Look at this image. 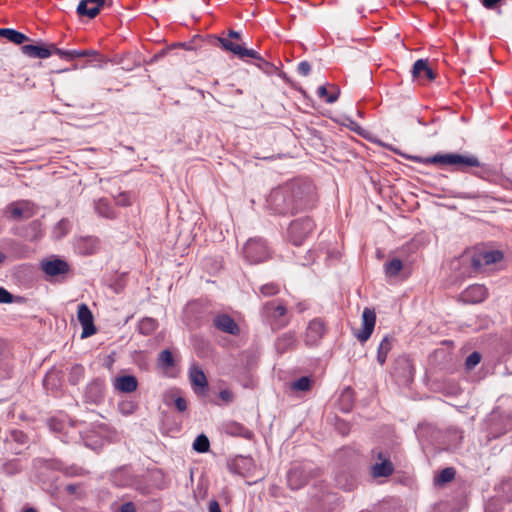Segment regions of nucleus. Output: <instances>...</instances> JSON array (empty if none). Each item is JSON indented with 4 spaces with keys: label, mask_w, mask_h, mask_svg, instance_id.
I'll list each match as a JSON object with an SVG mask.
<instances>
[{
    "label": "nucleus",
    "mask_w": 512,
    "mask_h": 512,
    "mask_svg": "<svg viewBox=\"0 0 512 512\" xmlns=\"http://www.w3.org/2000/svg\"><path fill=\"white\" fill-rule=\"evenodd\" d=\"M310 191V185L297 180L285 183L270 192L267 208L274 214L293 215L306 207Z\"/></svg>",
    "instance_id": "obj_1"
},
{
    "label": "nucleus",
    "mask_w": 512,
    "mask_h": 512,
    "mask_svg": "<svg viewBox=\"0 0 512 512\" xmlns=\"http://www.w3.org/2000/svg\"><path fill=\"white\" fill-rule=\"evenodd\" d=\"M391 151L405 157L416 163L422 164H435L441 166H452L458 170H464L466 167H479L480 161L474 155H461L457 153H447V154H436L431 157H421V156H412L407 155L400 152L396 148H392L391 146H387Z\"/></svg>",
    "instance_id": "obj_2"
},
{
    "label": "nucleus",
    "mask_w": 512,
    "mask_h": 512,
    "mask_svg": "<svg viewBox=\"0 0 512 512\" xmlns=\"http://www.w3.org/2000/svg\"><path fill=\"white\" fill-rule=\"evenodd\" d=\"M286 314L287 308L282 301H269L262 307V315L273 329H280L288 325L289 319Z\"/></svg>",
    "instance_id": "obj_3"
},
{
    "label": "nucleus",
    "mask_w": 512,
    "mask_h": 512,
    "mask_svg": "<svg viewBox=\"0 0 512 512\" xmlns=\"http://www.w3.org/2000/svg\"><path fill=\"white\" fill-rule=\"evenodd\" d=\"M314 226V221L309 217L296 219L287 229V238L292 244L299 246L313 231Z\"/></svg>",
    "instance_id": "obj_4"
},
{
    "label": "nucleus",
    "mask_w": 512,
    "mask_h": 512,
    "mask_svg": "<svg viewBox=\"0 0 512 512\" xmlns=\"http://www.w3.org/2000/svg\"><path fill=\"white\" fill-rule=\"evenodd\" d=\"M243 254L250 263H261L270 257V250L262 238H250L243 247Z\"/></svg>",
    "instance_id": "obj_5"
},
{
    "label": "nucleus",
    "mask_w": 512,
    "mask_h": 512,
    "mask_svg": "<svg viewBox=\"0 0 512 512\" xmlns=\"http://www.w3.org/2000/svg\"><path fill=\"white\" fill-rule=\"evenodd\" d=\"M3 213L9 220L20 221L33 217L36 214V209L30 201L21 200L7 205Z\"/></svg>",
    "instance_id": "obj_6"
},
{
    "label": "nucleus",
    "mask_w": 512,
    "mask_h": 512,
    "mask_svg": "<svg viewBox=\"0 0 512 512\" xmlns=\"http://www.w3.org/2000/svg\"><path fill=\"white\" fill-rule=\"evenodd\" d=\"M228 36V38H218V41L224 50L232 52L240 59L250 57L255 60H262L261 55L256 50L245 48L244 46L232 41V39H240L241 34H228Z\"/></svg>",
    "instance_id": "obj_7"
},
{
    "label": "nucleus",
    "mask_w": 512,
    "mask_h": 512,
    "mask_svg": "<svg viewBox=\"0 0 512 512\" xmlns=\"http://www.w3.org/2000/svg\"><path fill=\"white\" fill-rule=\"evenodd\" d=\"M372 455L379 461L371 466V474L374 478L388 477L393 474L394 466L387 451L375 449L372 450Z\"/></svg>",
    "instance_id": "obj_8"
},
{
    "label": "nucleus",
    "mask_w": 512,
    "mask_h": 512,
    "mask_svg": "<svg viewBox=\"0 0 512 512\" xmlns=\"http://www.w3.org/2000/svg\"><path fill=\"white\" fill-rule=\"evenodd\" d=\"M313 477L312 470L307 466H294L287 473V485L291 490H299Z\"/></svg>",
    "instance_id": "obj_9"
},
{
    "label": "nucleus",
    "mask_w": 512,
    "mask_h": 512,
    "mask_svg": "<svg viewBox=\"0 0 512 512\" xmlns=\"http://www.w3.org/2000/svg\"><path fill=\"white\" fill-rule=\"evenodd\" d=\"M503 259V253L499 250L480 251L473 254L471 265L476 271L484 267L500 262Z\"/></svg>",
    "instance_id": "obj_10"
},
{
    "label": "nucleus",
    "mask_w": 512,
    "mask_h": 512,
    "mask_svg": "<svg viewBox=\"0 0 512 512\" xmlns=\"http://www.w3.org/2000/svg\"><path fill=\"white\" fill-rule=\"evenodd\" d=\"M488 297V289L481 284H473L467 287L459 296V300L465 304H478Z\"/></svg>",
    "instance_id": "obj_11"
},
{
    "label": "nucleus",
    "mask_w": 512,
    "mask_h": 512,
    "mask_svg": "<svg viewBox=\"0 0 512 512\" xmlns=\"http://www.w3.org/2000/svg\"><path fill=\"white\" fill-rule=\"evenodd\" d=\"M77 317L83 328L81 338H87L96 333L93 314L86 304L82 303L78 306Z\"/></svg>",
    "instance_id": "obj_12"
},
{
    "label": "nucleus",
    "mask_w": 512,
    "mask_h": 512,
    "mask_svg": "<svg viewBox=\"0 0 512 512\" xmlns=\"http://www.w3.org/2000/svg\"><path fill=\"white\" fill-rule=\"evenodd\" d=\"M325 332V323L320 318L311 320L306 329L304 338L305 344L311 347L317 345Z\"/></svg>",
    "instance_id": "obj_13"
},
{
    "label": "nucleus",
    "mask_w": 512,
    "mask_h": 512,
    "mask_svg": "<svg viewBox=\"0 0 512 512\" xmlns=\"http://www.w3.org/2000/svg\"><path fill=\"white\" fill-rule=\"evenodd\" d=\"M376 323V314L373 309L365 308L362 313V329L355 333L356 338L361 342H366L373 333Z\"/></svg>",
    "instance_id": "obj_14"
},
{
    "label": "nucleus",
    "mask_w": 512,
    "mask_h": 512,
    "mask_svg": "<svg viewBox=\"0 0 512 512\" xmlns=\"http://www.w3.org/2000/svg\"><path fill=\"white\" fill-rule=\"evenodd\" d=\"M106 0H81L77 5L76 12L80 18H94L104 7Z\"/></svg>",
    "instance_id": "obj_15"
},
{
    "label": "nucleus",
    "mask_w": 512,
    "mask_h": 512,
    "mask_svg": "<svg viewBox=\"0 0 512 512\" xmlns=\"http://www.w3.org/2000/svg\"><path fill=\"white\" fill-rule=\"evenodd\" d=\"M213 325L219 331L227 334L238 335L240 333L238 324L228 314L223 313L216 315L213 318Z\"/></svg>",
    "instance_id": "obj_16"
},
{
    "label": "nucleus",
    "mask_w": 512,
    "mask_h": 512,
    "mask_svg": "<svg viewBox=\"0 0 512 512\" xmlns=\"http://www.w3.org/2000/svg\"><path fill=\"white\" fill-rule=\"evenodd\" d=\"M189 380L195 393H203L208 388L207 377L198 365H192L189 369Z\"/></svg>",
    "instance_id": "obj_17"
},
{
    "label": "nucleus",
    "mask_w": 512,
    "mask_h": 512,
    "mask_svg": "<svg viewBox=\"0 0 512 512\" xmlns=\"http://www.w3.org/2000/svg\"><path fill=\"white\" fill-rule=\"evenodd\" d=\"M42 270L49 276L55 277L69 272V264L59 258L43 261L41 263Z\"/></svg>",
    "instance_id": "obj_18"
},
{
    "label": "nucleus",
    "mask_w": 512,
    "mask_h": 512,
    "mask_svg": "<svg viewBox=\"0 0 512 512\" xmlns=\"http://www.w3.org/2000/svg\"><path fill=\"white\" fill-rule=\"evenodd\" d=\"M113 386L122 393H132L137 389L138 381L133 375H122L114 379Z\"/></svg>",
    "instance_id": "obj_19"
},
{
    "label": "nucleus",
    "mask_w": 512,
    "mask_h": 512,
    "mask_svg": "<svg viewBox=\"0 0 512 512\" xmlns=\"http://www.w3.org/2000/svg\"><path fill=\"white\" fill-rule=\"evenodd\" d=\"M297 338L294 332H286L279 336L275 342L276 351L279 354H284L287 351L296 348Z\"/></svg>",
    "instance_id": "obj_20"
},
{
    "label": "nucleus",
    "mask_w": 512,
    "mask_h": 512,
    "mask_svg": "<svg viewBox=\"0 0 512 512\" xmlns=\"http://www.w3.org/2000/svg\"><path fill=\"white\" fill-rule=\"evenodd\" d=\"M22 52L31 58L45 59L51 56L52 50L42 44H27L21 47Z\"/></svg>",
    "instance_id": "obj_21"
},
{
    "label": "nucleus",
    "mask_w": 512,
    "mask_h": 512,
    "mask_svg": "<svg viewBox=\"0 0 512 512\" xmlns=\"http://www.w3.org/2000/svg\"><path fill=\"white\" fill-rule=\"evenodd\" d=\"M424 75L428 80L435 79L434 71L428 66L427 60L419 59L413 64L412 75L413 77H419Z\"/></svg>",
    "instance_id": "obj_22"
},
{
    "label": "nucleus",
    "mask_w": 512,
    "mask_h": 512,
    "mask_svg": "<svg viewBox=\"0 0 512 512\" xmlns=\"http://www.w3.org/2000/svg\"><path fill=\"white\" fill-rule=\"evenodd\" d=\"M393 338L389 335H386L382 341L380 342L377 349V361L380 365H384L387 359V355L392 349Z\"/></svg>",
    "instance_id": "obj_23"
},
{
    "label": "nucleus",
    "mask_w": 512,
    "mask_h": 512,
    "mask_svg": "<svg viewBox=\"0 0 512 512\" xmlns=\"http://www.w3.org/2000/svg\"><path fill=\"white\" fill-rule=\"evenodd\" d=\"M157 327V320L151 317H145L138 323L139 333L145 336L152 334L157 329Z\"/></svg>",
    "instance_id": "obj_24"
},
{
    "label": "nucleus",
    "mask_w": 512,
    "mask_h": 512,
    "mask_svg": "<svg viewBox=\"0 0 512 512\" xmlns=\"http://www.w3.org/2000/svg\"><path fill=\"white\" fill-rule=\"evenodd\" d=\"M227 431L229 434L233 436H240L248 440L253 437V432L250 429L236 422L229 424L227 427Z\"/></svg>",
    "instance_id": "obj_25"
},
{
    "label": "nucleus",
    "mask_w": 512,
    "mask_h": 512,
    "mask_svg": "<svg viewBox=\"0 0 512 512\" xmlns=\"http://www.w3.org/2000/svg\"><path fill=\"white\" fill-rule=\"evenodd\" d=\"M95 210L102 217L108 219H113L115 217L114 210L112 209V207L106 199H99L95 203Z\"/></svg>",
    "instance_id": "obj_26"
},
{
    "label": "nucleus",
    "mask_w": 512,
    "mask_h": 512,
    "mask_svg": "<svg viewBox=\"0 0 512 512\" xmlns=\"http://www.w3.org/2000/svg\"><path fill=\"white\" fill-rule=\"evenodd\" d=\"M53 51L55 54L59 55L62 59L73 60L75 58L86 57L87 52H82V50H63L56 48L52 45Z\"/></svg>",
    "instance_id": "obj_27"
},
{
    "label": "nucleus",
    "mask_w": 512,
    "mask_h": 512,
    "mask_svg": "<svg viewBox=\"0 0 512 512\" xmlns=\"http://www.w3.org/2000/svg\"><path fill=\"white\" fill-rule=\"evenodd\" d=\"M313 380L310 377L302 376L299 379L291 382L290 389L293 391H309L312 387Z\"/></svg>",
    "instance_id": "obj_28"
},
{
    "label": "nucleus",
    "mask_w": 512,
    "mask_h": 512,
    "mask_svg": "<svg viewBox=\"0 0 512 512\" xmlns=\"http://www.w3.org/2000/svg\"><path fill=\"white\" fill-rule=\"evenodd\" d=\"M403 264L402 261L394 258L391 261L384 264V270L385 274L388 277H395L399 274V272L402 270Z\"/></svg>",
    "instance_id": "obj_29"
},
{
    "label": "nucleus",
    "mask_w": 512,
    "mask_h": 512,
    "mask_svg": "<svg viewBox=\"0 0 512 512\" xmlns=\"http://www.w3.org/2000/svg\"><path fill=\"white\" fill-rule=\"evenodd\" d=\"M85 369L80 364H74L69 371L68 381L72 385H77L84 377Z\"/></svg>",
    "instance_id": "obj_30"
},
{
    "label": "nucleus",
    "mask_w": 512,
    "mask_h": 512,
    "mask_svg": "<svg viewBox=\"0 0 512 512\" xmlns=\"http://www.w3.org/2000/svg\"><path fill=\"white\" fill-rule=\"evenodd\" d=\"M158 364L163 369L172 368L175 365L172 352L168 349L161 351L158 356Z\"/></svg>",
    "instance_id": "obj_31"
},
{
    "label": "nucleus",
    "mask_w": 512,
    "mask_h": 512,
    "mask_svg": "<svg viewBox=\"0 0 512 512\" xmlns=\"http://www.w3.org/2000/svg\"><path fill=\"white\" fill-rule=\"evenodd\" d=\"M210 448V442L206 435L200 434L196 437L193 443V449L199 453H205Z\"/></svg>",
    "instance_id": "obj_32"
},
{
    "label": "nucleus",
    "mask_w": 512,
    "mask_h": 512,
    "mask_svg": "<svg viewBox=\"0 0 512 512\" xmlns=\"http://www.w3.org/2000/svg\"><path fill=\"white\" fill-rule=\"evenodd\" d=\"M455 474H456V471L454 468H452V467L445 468L435 478V483L438 485L448 483L454 479Z\"/></svg>",
    "instance_id": "obj_33"
},
{
    "label": "nucleus",
    "mask_w": 512,
    "mask_h": 512,
    "mask_svg": "<svg viewBox=\"0 0 512 512\" xmlns=\"http://www.w3.org/2000/svg\"><path fill=\"white\" fill-rule=\"evenodd\" d=\"M280 291V288L275 283H267L260 287V293L265 297H271L277 295Z\"/></svg>",
    "instance_id": "obj_34"
},
{
    "label": "nucleus",
    "mask_w": 512,
    "mask_h": 512,
    "mask_svg": "<svg viewBox=\"0 0 512 512\" xmlns=\"http://www.w3.org/2000/svg\"><path fill=\"white\" fill-rule=\"evenodd\" d=\"M481 361V354L477 351L472 352L465 360L467 370L474 369Z\"/></svg>",
    "instance_id": "obj_35"
},
{
    "label": "nucleus",
    "mask_w": 512,
    "mask_h": 512,
    "mask_svg": "<svg viewBox=\"0 0 512 512\" xmlns=\"http://www.w3.org/2000/svg\"><path fill=\"white\" fill-rule=\"evenodd\" d=\"M137 405L132 401H123L119 403V411L122 415H131L135 412Z\"/></svg>",
    "instance_id": "obj_36"
},
{
    "label": "nucleus",
    "mask_w": 512,
    "mask_h": 512,
    "mask_svg": "<svg viewBox=\"0 0 512 512\" xmlns=\"http://www.w3.org/2000/svg\"><path fill=\"white\" fill-rule=\"evenodd\" d=\"M11 439L18 444H25L27 442V435L21 430H12L10 432Z\"/></svg>",
    "instance_id": "obj_37"
},
{
    "label": "nucleus",
    "mask_w": 512,
    "mask_h": 512,
    "mask_svg": "<svg viewBox=\"0 0 512 512\" xmlns=\"http://www.w3.org/2000/svg\"><path fill=\"white\" fill-rule=\"evenodd\" d=\"M0 36L8 38L11 42H14L15 44H22L28 40L26 34H0Z\"/></svg>",
    "instance_id": "obj_38"
},
{
    "label": "nucleus",
    "mask_w": 512,
    "mask_h": 512,
    "mask_svg": "<svg viewBox=\"0 0 512 512\" xmlns=\"http://www.w3.org/2000/svg\"><path fill=\"white\" fill-rule=\"evenodd\" d=\"M68 224L69 222L66 219H62L57 223L55 233H58V238L63 237L67 233Z\"/></svg>",
    "instance_id": "obj_39"
},
{
    "label": "nucleus",
    "mask_w": 512,
    "mask_h": 512,
    "mask_svg": "<svg viewBox=\"0 0 512 512\" xmlns=\"http://www.w3.org/2000/svg\"><path fill=\"white\" fill-rule=\"evenodd\" d=\"M14 302V296L5 288L0 287V303L8 304Z\"/></svg>",
    "instance_id": "obj_40"
},
{
    "label": "nucleus",
    "mask_w": 512,
    "mask_h": 512,
    "mask_svg": "<svg viewBox=\"0 0 512 512\" xmlns=\"http://www.w3.org/2000/svg\"><path fill=\"white\" fill-rule=\"evenodd\" d=\"M116 203H117V205L123 206V207L131 205L130 195L126 192L120 193L116 197Z\"/></svg>",
    "instance_id": "obj_41"
},
{
    "label": "nucleus",
    "mask_w": 512,
    "mask_h": 512,
    "mask_svg": "<svg viewBox=\"0 0 512 512\" xmlns=\"http://www.w3.org/2000/svg\"><path fill=\"white\" fill-rule=\"evenodd\" d=\"M297 71L302 76H308L311 72V65L308 61H302L298 64Z\"/></svg>",
    "instance_id": "obj_42"
},
{
    "label": "nucleus",
    "mask_w": 512,
    "mask_h": 512,
    "mask_svg": "<svg viewBox=\"0 0 512 512\" xmlns=\"http://www.w3.org/2000/svg\"><path fill=\"white\" fill-rule=\"evenodd\" d=\"M455 197L461 198V199H478L480 198L479 192L473 191V192H457L455 194Z\"/></svg>",
    "instance_id": "obj_43"
},
{
    "label": "nucleus",
    "mask_w": 512,
    "mask_h": 512,
    "mask_svg": "<svg viewBox=\"0 0 512 512\" xmlns=\"http://www.w3.org/2000/svg\"><path fill=\"white\" fill-rule=\"evenodd\" d=\"M174 404L179 412H184L187 409V401L183 397H177L174 401Z\"/></svg>",
    "instance_id": "obj_44"
},
{
    "label": "nucleus",
    "mask_w": 512,
    "mask_h": 512,
    "mask_svg": "<svg viewBox=\"0 0 512 512\" xmlns=\"http://www.w3.org/2000/svg\"><path fill=\"white\" fill-rule=\"evenodd\" d=\"M219 397L229 403L233 400V393L229 390H221L220 393H219Z\"/></svg>",
    "instance_id": "obj_45"
},
{
    "label": "nucleus",
    "mask_w": 512,
    "mask_h": 512,
    "mask_svg": "<svg viewBox=\"0 0 512 512\" xmlns=\"http://www.w3.org/2000/svg\"><path fill=\"white\" fill-rule=\"evenodd\" d=\"M119 512H136V509L132 502H126L120 506Z\"/></svg>",
    "instance_id": "obj_46"
},
{
    "label": "nucleus",
    "mask_w": 512,
    "mask_h": 512,
    "mask_svg": "<svg viewBox=\"0 0 512 512\" xmlns=\"http://www.w3.org/2000/svg\"><path fill=\"white\" fill-rule=\"evenodd\" d=\"M209 512H222L219 503L216 500H211L208 506Z\"/></svg>",
    "instance_id": "obj_47"
},
{
    "label": "nucleus",
    "mask_w": 512,
    "mask_h": 512,
    "mask_svg": "<svg viewBox=\"0 0 512 512\" xmlns=\"http://www.w3.org/2000/svg\"><path fill=\"white\" fill-rule=\"evenodd\" d=\"M499 1L500 0H483V5L488 9H492L499 3Z\"/></svg>",
    "instance_id": "obj_48"
},
{
    "label": "nucleus",
    "mask_w": 512,
    "mask_h": 512,
    "mask_svg": "<svg viewBox=\"0 0 512 512\" xmlns=\"http://www.w3.org/2000/svg\"><path fill=\"white\" fill-rule=\"evenodd\" d=\"M317 94H318V96H319L320 98H324V97H326V98H327V96H328L327 88H326L324 85L320 86V87L318 88V90H317Z\"/></svg>",
    "instance_id": "obj_49"
},
{
    "label": "nucleus",
    "mask_w": 512,
    "mask_h": 512,
    "mask_svg": "<svg viewBox=\"0 0 512 512\" xmlns=\"http://www.w3.org/2000/svg\"><path fill=\"white\" fill-rule=\"evenodd\" d=\"M338 97H339V91L337 93H334V94H328L327 98H326V102L327 103H334L338 100Z\"/></svg>",
    "instance_id": "obj_50"
},
{
    "label": "nucleus",
    "mask_w": 512,
    "mask_h": 512,
    "mask_svg": "<svg viewBox=\"0 0 512 512\" xmlns=\"http://www.w3.org/2000/svg\"><path fill=\"white\" fill-rule=\"evenodd\" d=\"M86 242H89L91 244V249L87 250V253L91 254L94 252V247L97 244V241L93 238H88L85 240Z\"/></svg>",
    "instance_id": "obj_51"
},
{
    "label": "nucleus",
    "mask_w": 512,
    "mask_h": 512,
    "mask_svg": "<svg viewBox=\"0 0 512 512\" xmlns=\"http://www.w3.org/2000/svg\"><path fill=\"white\" fill-rule=\"evenodd\" d=\"M0 32H19L16 28L0 27Z\"/></svg>",
    "instance_id": "obj_52"
},
{
    "label": "nucleus",
    "mask_w": 512,
    "mask_h": 512,
    "mask_svg": "<svg viewBox=\"0 0 512 512\" xmlns=\"http://www.w3.org/2000/svg\"><path fill=\"white\" fill-rule=\"evenodd\" d=\"M5 350V343L3 340L0 339V357L3 355Z\"/></svg>",
    "instance_id": "obj_53"
},
{
    "label": "nucleus",
    "mask_w": 512,
    "mask_h": 512,
    "mask_svg": "<svg viewBox=\"0 0 512 512\" xmlns=\"http://www.w3.org/2000/svg\"><path fill=\"white\" fill-rule=\"evenodd\" d=\"M82 52H87V56L97 54V52L95 50H91V49H83Z\"/></svg>",
    "instance_id": "obj_54"
},
{
    "label": "nucleus",
    "mask_w": 512,
    "mask_h": 512,
    "mask_svg": "<svg viewBox=\"0 0 512 512\" xmlns=\"http://www.w3.org/2000/svg\"><path fill=\"white\" fill-rule=\"evenodd\" d=\"M504 488L512 486V480L506 481L503 483Z\"/></svg>",
    "instance_id": "obj_55"
},
{
    "label": "nucleus",
    "mask_w": 512,
    "mask_h": 512,
    "mask_svg": "<svg viewBox=\"0 0 512 512\" xmlns=\"http://www.w3.org/2000/svg\"><path fill=\"white\" fill-rule=\"evenodd\" d=\"M31 228H33L34 230L38 227V223L36 221L32 222L30 224Z\"/></svg>",
    "instance_id": "obj_56"
},
{
    "label": "nucleus",
    "mask_w": 512,
    "mask_h": 512,
    "mask_svg": "<svg viewBox=\"0 0 512 512\" xmlns=\"http://www.w3.org/2000/svg\"><path fill=\"white\" fill-rule=\"evenodd\" d=\"M5 259H6V256L0 252V263L4 262Z\"/></svg>",
    "instance_id": "obj_57"
},
{
    "label": "nucleus",
    "mask_w": 512,
    "mask_h": 512,
    "mask_svg": "<svg viewBox=\"0 0 512 512\" xmlns=\"http://www.w3.org/2000/svg\"><path fill=\"white\" fill-rule=\"evenodd\" d=\"M24 512H37L34 508H28Z\"/></svg>",
    "instance_id": "obj_58"
},
{
    "label": "nucleus",
    "mask_w": 512,
    "mask_h": 512,
    "mask_svg": "<svg viewBox=\"0 0 512 512\" xmlns=\"http://www.w3.org/2000/svg\"><path fill=\"white\" fill-rule=\"evenodd\" d=\"M67 489H68L69 491H74V489H75V488H74V486H71V485H70V486H68V487H67Z\"/></svg>",
    "instance_id": "obj_59"
},
{
    "label": "nucleus",
    "mask_w": 512,
    "mask_h": 512,
    "mask_svg": "<svg viewBox=\"0 0 512 512\" xmlns=\"http://www.w3.org/2000/svg\"><path fill=\"white\" fill-rule=\"evenodd\" d=\"M227 32L232 33L235 32L233 29H229Z\"/></svg>",
    "instance_id": "obj_60"
}]
</instances>
